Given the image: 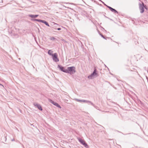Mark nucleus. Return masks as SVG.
I'll use <instances>...</instances> for the list:
<instances>
[{
	"instance_id": "obj_1",
	"label": "nucleus",
	"mask_w": 148,
	"mask_h": 148,
	"mask_svg": "<svg viewBox=\"0 0 148 148\" xmlns=\"http://www.w3.org/2000/svg\"><path fill=\"white\" fill-rule=\"evenodd\" d=\"M75 72V68L74 66L68 67L65 69V73H69L71 74H73Z\"/></svg>"
},
{
	"instance_id": "obj_2",
	"label": "nucleus",
	"mask_w": 148,
	"mask_h": 148,
	"mask_svg": "<svg viewBox=\"0 0 148 148\" xmlns=\"http://www.w3.org/2000/svg\"><path fill=\"white\" fill-rule=\"evenodd\" d=\"M50 55L52 56V59L54 62H57L59 61V59L58 57V55L56 53H55L53 54H50Z\"/></svg>"
},
{
	"instance_id": "obj_3",
	"label": "nucleus",
	"mask_w": 148,
	"mask_h": 148,
	"mask_svg": "<svg viewBox=\"0 0 148 148\" xmlns=\"http://www.w3.org/2000/svg\"><path fill=\"white\" fill-rule=\"evenodd\" d=\"M97 70L95 69L93 73H92L88 77V78L89 79H92L94 78L95 77H96L97 75Z\"/></svg>"
},
{
	"instance_id": "obj_4",
	"label": "nucleus",
	"mask_w": 148,
	"mask_h": 148,
	"mask_svg": "<svg viewBox=\"0 0 148 148\" xmlns=\"http://www.w3.org/2000/svg\"><path fill=\"white\" fill-rule=\"evenodd\" d=\"M48 101L49 102H50L54 105L56 106L57 107L60 108H61V106L59 105L57 103L54 102L51 99H48Z\"/></svg>"
},
{
	"instance_id": "obj_5",
	"label": "nucleus",
	"mask_w": 148,
	"mask_h": 148,
	"mask_svg": "<svg viewBox=\"0 0 148 148\" xmlns=\"http://www.w3.org/2000/svg\"><path fill=\"white\" fill-rule=\"evenodd\" d=\"M139 7L141 13H143L144 11V6L143 3L139 4Z\"/></svg>"
},
{
	"instance_id": "obj_6",
	"label": "nucleus",
	"mask_w": 148,
	"mask_h": 148,
	"mask_svg": "<svg viewBox=\"0 0 148 148\" xmlns=\"http://www.w3.org/2000/svg\"><path fill=\"white\" fill-rule=\"evenodd\" d=\"M79 142H80L82 144H83L85 147H88V145L84 141L80 139H79Z\"/></svg>"
},
{
	"instance_id": "obj_7",
	"label": "nucleus",
	"mask_w": 148,
	"mask_h": 148,
	"mask_svg": "<svg viewBox=\"0 0 148 148\" xmlns=\"http://www.w3.org/2000/svg\"><path fill=\"white\" fill-rule=\"evenodd\" d=\"M33 104L34 106L36 107L40 110L41 111L42 110V107L40 104L35 103H34Z\"/></svg>"
},
{
	"instance_id": "obj_8",
	"label": "nucleus",
	"mask_w": 148,
	"mask_h": 148,
	"mask_svg": "<svg viewBox=\"0 0 148 148\" xmlns=\"http://www.w3.org/2000/svg\"><path fill=\"white\" fill-rule=\"evenodd\" d=\"M57 68L61 71H63L64 72H65V70L64 69V67L61 65H58Z\"/></svg>"
},
{
	"instance_id": "obj_9",
	"label": "nucleus",
	"mask_w": 148,
	"mask_h": 148,
	"mask_svg": "<svg viewBox=\"0 0 148 148\" xmlns=\"http://www.w3.org/2000/svg\"><path fill=\"white\" fill-rule=\"evenodd\" d=\"M29 16L32 18H36L37 16H38V15H32V14H29Z\"/></svg>"
},
{
	"instance_id": "obj_10",
	"label": "nucleus",
	"mask_w": 148,
	"mask_h": 148,
	"mask_svg": "<svg viewBox=\"0 0 148 148\" xmlns=\"http://www.w3.org/2000/svg\"><path fill=\"white\" fill-rule=\"evenodd\" d=\"M75 100L78 102H82L84 103H86L87 101L85 100H80L78 99H76Z\"/></svg>"
},
{
	"instance_id": "obj_11",
	"label": "nucleus",
	"mask_w": 148,
	"mask_h": 148,
	"mask_svg": "<svg viewBox=\"0 0 148 148\" xmlns=\"http://www.w3.org/2000/svg\"><path fill=\"white\" fill-rule=\"evenodd\" d=\"M86 103H88V104H90V105H92V106H95L94 104L91 101L87 100Z\"/></svg>"
},
{
	"instance_id": "obj_12",
	"label": "nucleus",
	"mask_w": 148,
	"mask_h": 148,
	"mask_svg": "<svg viewBox=\"0 0 148 148\" xmlns=\"http://www.w3.org/2000/svg\"><path fill=\"white\" fill-rule=\"evenodd\" d=\"M42 23L45 24L46 25H47L48 26H49L48 23L46 21L43 20V22Z\"/></svg>"
},
{
	"instance_id": "obj_13",
	"label": "nucleus",
	"mask_w": 148,
	"mask_h": 148,
	"mask_svg": "<svg viewBox=\"0 0 148 148\" xmlns=\"http://www.w3.org/2000/svg\"><path fill=\"white\" fill-rule=\"evenodd\" d=\"M53 51H52L51 50H49L48 51V53L49 55H50V54H53V53H53Z\"/></svg>"
},
{
	"instance_id": "obj_14",
	"label": "nucleus",
	"mask_w": 148,
	"mask_h": 148,
	"mask_svg": "<svg viewBox=\"0 0 148 148\" xmlns=\"http://www.w3.org/2000/svg\"><path fill=\"white\" fill-rule=\"evenodd\" d=\"M108 8H109V9L111 11L113 12H114V11L115 9L112 8L111 7H109V6H108Z\"/></svg>"
},
{
	"instance_id": "obj_15",
	"label": "nucleus",
	"mask_w": 148,
	"mask_h": 148,
	"mask_svg": "<svg viewBox=\"0 0 148 148\" xmlns=\"http://www.w3.org/2000/svg\"><path fill=\"white\" fill-rule=\"evenodd\" d=\"M55 39V38H50V40H54Z\"/></svg>"
},
{
	"instance_id": "obj_16",
	"label": "nucleus",
	"mask_w": 148,
	"mask_h": 148,
	"mask_svg": "<svg viewBox=\"0 0 148 148\" xmlns=\"http://www.w3.org/2000/svg\"><path fill=\"white\" fill-rule=\"evenodd\" d=\"M43 20H42L38 19V21L42 23L43 22Z\"/></svg>"
},
{
	"instance_id": "obj_17",
	"label": "nucleus",
	"mask_w": 148,
	"mask_h": 148,
	"mask_svg": "<svg viewBox=\"0 0 148 148\" xmlns=\"http://www.w3.org/2000/svg\"><path fill=\"white\" fill-rule=\"evenodd\" d=\"M38 19H35L32 20H33V21H38Z\"/></svg>"
},
{
	"instance_id": "obj_18",
	"label": "nucleus",
	"mask_w": 148,
	"mask_h": 148,
	"mask_svg": "<svg viewBox=\"0 0 148 148\" xmlns=\"http://www.w3.org/2000/svg\"><path fill=\"white\" fill-rule=\"evenodd\" d=\"M114 13H118V12L115 10H114Z\"/></svg>"
},
{
	"instance_id": "obj_19",
	"label": "nucleus",
	"mask_w": 148,
	"mask_h": 148,
	"mask_svg": "<svg viewBox=\"0 0 148 148\" xmlns=\"http://www.w3.org/2000/svg\"><path fill=\"white\" fill-rule=\"evenodd\" d=\"M14 138H13V139H11V141H14Z\"/></svg>"
},
{
	"instance_id": "obj_20",
	"label": "nucleus",
	"mask_w": 148,
	"mask_h": 148,
	"mask_svg": "<svg viewBox=\"0 0 148 148\" xmlns=\"http://www.w3.org/2000/svg\"><path fill=\"white\" fill-rule=\"evenodd\" d=\"M36 38H36V37H35L34 38V39L36 41Z\"/></svg>"
},
{
	"instance_id": "obj_21",
	"label": "nucleus",
	"mask_w": 148,
	"mask_h": 148,
	"mask_svg": "<svg viewBox=\"0 0 148 148\" xmlns=\"http://www.w3.org/2000/svg\"><path fill=\"white\" fill-rule=\"evenodd\" d=\"M60 29H61L60 28H58L57 29V30H60Z\"/></svg>"
},
{
	"instance_id": "obj_22",
	"label": "nucleus",
	"mask_w": 148,
	"mask_h": 148,
	"mask_svg": "<svg viewBox=\"0 0 148 148\" xmlns=\"http://www.w3.org/2000/svg\"><path fill=\"white\" fill-rule=\"evenodd\" d=\"M0 85L2 86L3 87H4L3 86V85H2V84H1L0 83Z\"/></svg>"
},
{
	"instance_id": "obj_23",
	"label": "nucleus",
	"mask_w": 148,
	"mask_h": 148,
	"mask_svg": "<svg viewBox=\"0 0 148 148\" xmlns=\"http://www.w3.org/2000/svg\"><path fill=\"white\" fill-rule=\"evenodd\" d=\"M104 38V39H106V40L107 39L106 38H105V37H104V38Z\"/></svg>"
},
{
	"instance_id": "obj_24",
	"label": "nucleus",
	"mask_w": 148,
	"mask_h": 148,
	"mask_svg": "<svg viewBox=\"0 0 148 148\" xmlns=\"http://www.w3.org/2000/svg\"><path fill=\"white\" fill-rule=\"evenodd\" d=\"M108 38V39H109L110 38H109V37H108V38Z\"/></svg>"
}]
</instances>
